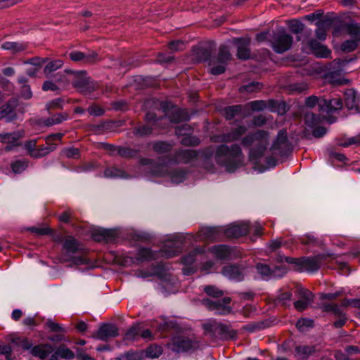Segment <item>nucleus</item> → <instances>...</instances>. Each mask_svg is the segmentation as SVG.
Returning <instances> with one entry per match:
<instances>
[{"mask_svg": "<svg viewBox=\"0 0 360 360\" xmlns=\"http://www.w3.org/2000/svg\"><path fill=\"white\" fill-rule=\"evenodd\" d=\"M231 299L229 297H225L221 300L213 301L211 299L205 298L201 300V303L207 309L216 311L218 314L226 315L231 313L232 308L229 306Z\"/></svg>", "mask_w": 360, "mask_h": 360, "instance_id": "9b49d317", "label": "nucleus"}, {"mask_svg": "<svg viewBox=\"0 0 360 360\" xmlns=\"http://www.w3.org/2000/svg\"><path fill=\"white\" fill-rule=\"evenodd\" d=\"M139 162L142 165H150L152 167L151 172L153 175H162V170L165 167L163 165H156L154 160L150 158H141Z\"/></svg>", "mask_w": 360, "mask_h": 360, "instance_id": "72a5a7b5", "label": "nucleus"}, {"mask_svg": "<svg viewBox=\"0 0 360 360\" xmlns=\"http://www.w3.org/2000/svg\"><path fill=\"white\" fill-rule=\"evenodd\" d=\"M245 108L246 107L245 105L240 104L227 106L224 109V117L227 120H231L239 115H242L243 117H245V115L243 114V112Z\"/></svg>", "mask_w": 360, "mask_h": 360, "instance_id": "cd10ccee", "label": "nucleus"}, {"mask_svg": "<svg viewBox=\"0 0 360 360\" xmlns=\"http://www.w3.org/2000/svg\"><path fill=\"white\" fill-rule=\"evenodd\" d=\"M213 252L221 259L228 258L231 255L230 249L226 245H216L213 247Z\"/></svg>", "mask_w": 360, "mask_h": 360, "instance_id": "a19ab883", "label": "nucleus"}, {"mask_svg": "<svg viewBox=\"0 0 360 360\" xmlns=\"http://www.w3.org/2000/svg\"><path fill=\"white\" fill-rule=\"evenodd\" d=\"M172 146L166 141H158L153 143V149L158 153H165L171 150Z\"/></svg>", "mask_w": 360, "mask_h": 360, "instance_id": "8fccbe9b", "label": "nucleus"}, {"mask_svg": "<svg viewBox=\"0 0 360 360\" xmlns=\"http://www.w3.org/2000/svg\"><path fill=\"white\" fill-rule=\"evenodd\" d=\"M296 293L298 295L300 300H304L311 301V302H313V300H314V295L308 289H306L302 287H297L296 289Z\"/></svg>", "mask_w": 360, "mask_h": 360, "instance_id": "13d9d810", "label": "nucleus"}, {"mask_svg": "<svg viewBox=\"0 0 360 360\" xmlns=\"http://www.w3.org/2000/svg\"><path fill=\"white\" fill-rule=\"evenodd\" d=\"M182 136L181 143L186 146H198L200 142V139L196 136H189V134Z\"/></svg>", "mask_w": 360, "mask_h": 360, "instance_id": "e2e57ef3", "label": "nucleus"}, {"mask_svg": "<svg viewBox=\"0 0 360 360\" xmlns=\"http://www.w3.org/2000/svg\"><path fill=\"white\" fill-rule=\"evenodd\" d=\"M333 255L319 254L312 257H301L298 271H301L304 269L309 272H314L319 269L322 262L328 257H333Z\"/></svg>", "mask_w": 360, "mask_h": 360, "instance_id": "f8f14e48", "label": "nucleus"}, {"mask_svg": "<svg viewBox=\"0 0 360 360\" xmlns=\"http://www.w3.org/2000/svg\"><path fill=\"white\" fill-rule=\"evenodd\" d=\"M247 131V127L244 125H240L236 128L232 129L229 132L223 134L220 136V141L222 143H231L239 140Z\"/></svg>", "mask_w": 360, "mask_h": 360, "instance_id": "5701e85b", "label": "nucleus"}, {"mask_svg": "<svg viewBox=\"0 0 360 360\" xmlns=\"http://www.w3.org/2000/svg\"><path fill=\"white\" fill-rule=\"evenodd\" d=\"M222 274L230 279L242 281L244 275L243 270L236 264L226 265L222 269Z\"/></svg>", "mask_w": 360, "mask_h": 360, "instance_id": "393cba45", "label": "nucleus"}, {"mask_svg": "<svg viewBox=\"0 0 360 360\" xmlns=\"http://www.w3.org/2000/svg\"><path fill=\"white\" fill-rule=\"evenodd\" d=\"M29 231L37 236H47L53 233V230L49 227L38 228L32 226L29 228Z\"/></svg>", "mask_w": 360, "mask_h": 360, "instance_id": "774afa93", "label": "nucleus"}, {"mask_svg": "<svg viewBox=\"0 0 360 360\" xmlns=\"http://www.w3.org/2000/svg\"><path fill=\"white\" fill-rule=\"evenodd\" d=\"M146 356L149 358H158L162 353V348L158 345H150L145 351Z\"/></svg>", "mask_w": 360, "mask_h": 360, "instance_id": "5fc2aeb1", "label": "nucleus"}, {"mask_svg": "<svg viewBox=\"0 0 360 360\" xmlns=\"http://www.w3.org/2000/svg\"><path fill=\"white\" fill-rule=\"evenodd\" d=\"M202 328L212 337L223 340H235L238 335L237 330L231 329L230 326L216 321L204 323Z\"/></svg>", "mask_w": 360, "mask_h": 360, "instance_id": "423d86ee", "label": "nucleus"}, {"mask_svg": "<svg viewBox=\"0 0 360 360\" xmlns=\"http://www.w3.org/2000/svg\"><path fill=\"white\" fill-rule=\"evenodd\" d=\"M158 105L159 108L162 110L171 122L179 123L190 120V115L186 109H181L167 101H160Z\"/></svg>", "mask_w": 360, "mask_h": 360, "instance_id": "0eeeda50", "label": "nucleus"}, {"mask_svg": "<svg viewBox=\"0 0 360 360\" xmlns=\"http://www.w3.org/2000/svg\"><path fill=\"white\" fill-rule=\"evenodd\" d=\"M19 105L18 99L14 97L0 107V118H5L7 122L15 120L17 117L15 109Z\"/></svg>", "mask_w": 360, "mask_h": 360, "instance_id": "4468645a", "label": "nucleus"}, {"mask_svg": "<svg viewBox=\"0 0 360 360\" xmlns=\"http://www.w3.org/2000/svg\"><path fill=\"white\" fill-rule=\"evenodd\" d=\"M65 72L72 75V86L83 94H90L98 87L95 81L87 77V72L84 70L74 71L67 69Z\"/></svg>", "mask_w": 360, "mask_h": 360, "instance_id": "20e7f679", "label": "nucleus"}, {"mask_svg": "<svg viewBox=\"0 0 360 360\" xmlns=\"http://www.w3.org/2000/svg\"><path fill=\"white\" fill-rule=\"evenodd\" d=\"M168 346L173 352L179 353L193 351L199 347V343L189 337L178 335L172 339Z\"/></svg>", "mask_w": 360, "mask_h": 360, "instance_id": "1a4fd4ad", "label": "nucleus"}, {"mask_svg": "<svg viewBox=\"0 0 360 360\" xmlns=\"http://www.w3.org/2000/svg\"><path fill=\"white\" fill-rule=\"evenodd\" d=\"M219 165L225 167L226 171L233 173L238 168L243 166L244 155L242 149L238 144H232L229 146L226 144L218 146L216 148L210 146L202 150V158L204 161L205 168L213 172L214 165L208 164V161L214 156Z\"/></svg>", "mask_w": 360, "mask_h": 360, "instance_id": "f257e3e1", "label": "nucleus"}, {"mask_svg": "<svg viewBox=\"0 0 360 360\" xmlns=\"http://www.w3.org/2000/svg\"><path fill=\"white\" fill-rule=\"evenodd\" d=\"M63 247L65 250L67 255L69 257L70 255L77 253L82 254L84 252V249L78 240L72 236H68L65 237L63 241Z\"/></svg>", "mask_w": 360, "mask_h": 360, "instance_id": "4be33fe9", "label": "nucleus"}, {"mask_svg": "<svg viewBox=\"0 0 360 360\" xmlns=\"http://www.w3.org/2000/svg\"><path fill=\"white\" fill-rule=\"evenodd\" d=\"M342 28L351 36L352 39L360 41V23H345L342 25Z\"/></svg>", "mask_w": 360, "mask_h": 360, "instance_id": "c756f323", "label": "nucleus"}, {"mask_svg": "<svg viewBox=\"0 0 360 360\" xmlns=\"http://www.w3.org/2000/svg\"><path fill=\"white\" fill-rule=\"evenodd\" d=\"M13 172L15 174H20L25 171L28 167V161L27 160H16L11 165Z\"/></svg>", "mask_w": 360, "mask_h": 360, "instance_id": "052dcab7", "label": "nucleus"}, {"mask_svg": "<svg viewBox=\"0 0 360 360\" xmlns=\"http://www.w3.org/2000/svg\"><path fill=\"white\" fill-rule=\"evenodd\" d=\"M269 133L264 130H257L250 133L241 140V144L245 148H249L253 144L255 146L250 148L249 158L252 160H257L264 155L268 146Z\"/></svg>", "mask_w": 360, "mask_h": 360, "instance_id": "7ed1b4c3", "label": "nucleus"}, {"mask_svg": "<svg viewBox=\"0 0 360 360\" xmlns=\"http://www.w3.org/2000/svg\"><path fill=\"white\" fill-rule=\"evenodd\" d=\"M68 114L67 112L58 113L53 115L51 117L47 118L44 121V124L47 127H50L54 124L61 123L63 121L67 120Z\"/></svg>", "mask_w": 360, "mask_h": 360, "instance_id": "e433bc0d", "label": "nucleus"}, {"mask_svg": "<svg viewBox=\"0 0 360 360\" xmlns=\"http://www.w3.org/2000/svg\"><path fill=\"white\" fill-rule=\"evenodd\" d=\"M63 61L61 60H55L49 62L45 66L44 69V73L45 74L46 77H50V74L63 66Z\"/></svg>", "mask_w": 360, "mask_h": 360, "instance_id": "37998d69", "label": "nucleus"}, {"mask_svg": "<svg viewBox=\"0 0 360 360\" xmlns=\"http://www.w3.org/2000/svg\"><path fill=\"white\" fill-rule=\"evenodd\" d=\"M290 31L294 34H300L304 30V24L297 20H292L288 22Z\"/></svg>", "mask_w": 360, "mask_h": 360, "instance_id": "69168bd1", "label": "nucleus"}, {"mask_svg": "<svg viewBox=\"0 0 360 360\" xmlns=\"http://www.w3.org/2000/svg\"><path fill=\"white\" fill-rule=\"evenodd\" d=\"M187 171L183 169H175L171 172L170 177L173 183L179 184L186 177Z\"/></svg>", "mask_w": 360, "mask_h": 360, "instance_id": "a18cd8bd", "label": "nucleus"}, {"mask_svg": "<svg viewBox=\"0 0 360 360\" xmlns=\"http://www.w3.org/2000/svg\"><path fill=\"white\" fill-rule=\"evenodd\" d=\"M110 124L107 122H102L98 124H92L89 127V130L96 134L103 133L105 131L110 129Z\"/></svg>", "mask_w": 360, "mask_h": 360, "instance_id": "338daca9", "label": "nucleus"}, {"mask_svg": "<svg viewBox=\"0 0 360 360\" xmlns=\"http://www.w3.org/2000/svg\"><path fill=\"white\" fill-rule=\"evenodd\" d=\"M257 270L258 273L262 276V277H268L272 274H275V269L271 270L270 267L262 263H258L256 265Z\"/></svg>", "mask_w": 360, "mask_h": 360, "instance_id": "680f3d73", "label": "nucleus"}, {"mask_svg": "<svg viewBox=\"0 0 360 360\" xmlns=\"http://www.w3.org/2000/svg\"><path fill=\"white\" fill-rule=\"evenodd\" d=\"M305 124L309 127H314L320 124L322 121V117L314 112L307 111L304 116Z\"/></svg>", "mask_w": 360, "mask_h": 360, "instance_id": "c9c22d12", "label": "nucleus"}, {"mask_svg": "<svg viewBox=\"0 0 360 360\" xmlns=\"http://www.w3.org/2000/svg\"><path fill=\"white\" fill-rule=\"evenodd\" d=\"M155 257L150 248H141L139 249L136 259L137 261H150L155 259Z\"/></svg>", "mask_w": 360, "mask_h": 360, "instance_id": "f704fd0d", "label": "nucleus"}, {"mask_svg": "<svg viewBox=\"0 0 360 360\" xmlns=\"http://www.w3.org/2000/svg\"><path fill=\"white\" fill-rule=\"evenodd\" d=\"M251 39L249 37L234 38L233 43L237 46V57L240 60H248L250 57Z\"/></svg>", "mask_w": 360, "mask_h": 360, "instance_id": "f3484780", "label": "nucleus"}, {"mask_svg": "<svg viewBox=\"0 0 360 360\" xmlns=\"http://www.w3.org/2000/svg\"><path fill=\"white\" fill-rule=\"evenodd\" d=\"M335 141L338 146L344 148L349 147L352 145L359 146H360V135H356L352 137H347V136L344 134L336 138Z\"/></svg>", "mask_w": 360, "mask_h": 360, "instance_id": "c85d7f7f", "label": "nucleus"}, {"mask_svg": "<svg viewBox=\"0 0 360 360\" xmlns=\"http://www.w3.org/2000/svg\"><path fill=\"white\" fill-rule=\"evenodd\" d=\"M53 350L54 349L51 345L43 344L32 347L30 353L34 356H37L41 359H46Z\"/></svg>", "mask_w": 360, "mask_h": 360, "instance_id": "a878e982", "label": "nucleus"}, {"mask_svg": "<svg viewBox=\"0 0 360 360\" xmlns=\"http://www.w3.org/2000/svg\"><path fill=\"white\" fill-rule=\"evenodd\" d=\"M45 326L48 328L51 332L53 333H65L66 330L60 324L53 321L51 319H48L45 323Z\"/></svg>", "mask_w": 360, "mask_h": 360, "instance_id": "0e129e2a", "label": "nucleus"}, {"mask_svg": "<svg viewBox=\"0 0 360 360\" xmlns=\"http://www.w3.org/2000/svg\"><path fill=\"white\" fill-rule=\"evenodd\" d=\"M153 128L148 124H143L136 127H134L133 129V134L135 136H144L149 135L152 133Z\"/></svg>", "mask_w": 360, "mask_h": 360, "instance_id": "4d7b16f0", "label": "nucleus"}, {"mask_svg": "<svg viewBox=\"0 0 360 360\" xmlns=\"http://www.w3.org/2000/svg\"><path fill=\"white\" fill-rule=\"evenodd\" d=\"M319 308L324 312L332 313L336 317L343 316L345 314L341 307L336 303H323L320 305Z\"/></svg>", "mask_w": 360, "mask_h": 360, "instance_id": "7c9ffc66", "label": "nucleus"}, {"mask_svg": "<svg viewBox=\"0 0 360 360\" xmlns=\"http://www.w3.org/2000/svg\"><path fill=\"white\" fill-rule=\"evenodd\" d=\"M204 291L207 295L214 298H220L224 295V291L214 285H206Z\"/></svg>", "mask_w": 360, "mask_h": 360, "instance_id": "6e6d98bb", "label": "nucleus"}, {"mask_svg": "<svg viewBox=\"0 0 360 360\" xmlns=\"http://www.w3.org/2000/svg\"><path fill=\"white\" fill-rule=\"evenodd\" d=\"M268 326L266 321H262L258 322H252L249 324L244 326L243 329L250 333H253L261 329H264Z\"/></svg>", "mask_w": 360, "mask_h": 360, "instance_id": "de8ad7c7", "label": "nucleus"}, {"mask_svg": "<svg viewBox=\"0 0 360 360\" xmlns=\"http://www.w3.org/2000/svg\"><path fill=\"white\" fill-rule=\"evenodd\" d=\"M223 229L221 227H203L198 233V238L200 240L215 242L221 240Z\"/></svg>", "mask_w": 360, "mask_h": 360, "instance_id": "2eb2a0df", "label": "nucleus"}, {"mask_svg": "<svg viewBox=\"0 0 360 360\" xmlns=\"http://www.w3.org/2000/svg\"><path fill=\"white\" fill-rule=\"evenodd\" d=\"M309 46L312 53L319 58H328L330 54V51L326 46L320 44L316 39H311L309 41Z\"/></svg>", "mask_w": 360, "mask_h": 360, "instance_id": "bb28decb", "label": "nucleus"}, {"mask_svg": "<svg viewBox=\"0 0 360 360\" xmlns=\"http://www.w3.org/2000/svg\"><path fill=\"white\" fill-rule=\"evenodd\" d=\"M23 131H13L11 133L0 134V142L7 143L5 147L6 151H11L14 147L19 146V141L23 137Z\"/></svg>", "mask_w": 360, "mask_h": 360, "instance_id": "dca6fc26", "label": "nucleus"}, {"mask_svg": "<svg viewBox=\"0 0 360 360\" xmlns=\"http://www.w3.org/2000/svg\"><path fill=\"white\" fill-rule=\"evenodd\" d=\"M292 297V293L291 292H285L275 297L273 302L274 304H281L286 307L289 306L287 302L291 300Z\"/></svg>", "mask_w": 360, "mask_h": 360, "instance_id": "49530a36", "label": "nucleus"}, {"mask_svg": "<svg viewBox=\"0 0 360 360\" xmlns=\"http://www.w3.org/2000/svg\"><path fill=\"white\" fill-rule=\"evenodd\" d=\"M295 350L302 360L307 359L308 356L315 351L314 347L307 345L297 346L296 347Z\"/></svg>", "mask_w": 360, "mask_h": 360, "instance_id": "c03bdc74", "label": "nucleus"}, {"mask_svg": "<svg viewBox=\"0 0 360 360\" xmlns=\"http://www.w3.org/2000/svg\"><path fill=\"white\" fill-rule=\"evenodd\" d=\"M116 236L117 233L112 229L96 230L92 233V238L96 242H111Z\"/></svg>", "mask_w": 360, "mask_h": 360, "instance_id": "b1692460", "label": "nucleus"}, {"mask_svg": "<svg viewBox=\"0 0 360 360\" xmlns=\"http://www.w3.org/2000/svg\"><path fill=\"white\" fill-rule=\"evenodd\" d=\"M56 149V145H52L50 146L48 145L45 146H39L37 147L36 153L34 154H32V157L34 158H40L44 157L49 154L51 152L55 150Z\"/></svg>", "mask_w": 360, "mask_h": 360, "instance_id": "4c0bfd02", "label": "nucleus"}, {"mask_svg": "<svg viewBox=\"0 0 360 360\" xmlns=\"http://www.w3.org/2000/svg\"><path fill=\"white\" fill-rule=\"evenodd\" d=\"M317 29L316 30V37L321 41L326 38V29L331 25L330 20H324L317 22Z\"/></svg>", "mask_w": 360, "mask_h": 360, "instance_id": "473e14b6", "label": "nucleus"}, {"mask_svg": "<svg viewBox=\"0 0 360 360\" xmlns=\"http://www.w3.org/2000/svg\"><path fill=\"white\" fill-rule=\"evenodd\" d=\"M141 324L138 323L132 326L125 333V338L128 340H134L140 335Z\"/></svg>", "mask_w": 360, "mask_h": 360, "instance_id": "3c124183", "label": "nucleus"}, {"mask_svg": "<svg viewBox=\"0 0 360 360\" xmlns=\"http://www.w3.org/2000/svg\"><path fill=\"white\" fill-rule=\"evenodd\" d=\"M360 41L354 39L346 40L341 44V50L344 52L349 53L354 51Z\"/></svg>", "mask_w": 360, "mask_h": 360, "instance_id": "603ef678", "label": "nucleus"}, {"mask_svg": "<svg viewBox=\"0 0 360 360\" xmlns=\"http://www.w3.org/2000/svg\"><path fill=\"white\" fill-rule=\"evenodd\" d=\"M343 103L341 98L326 99L323 98L319 103V110L323 112L330 113L342 109Z\"/></svg>", "mask_w": 360, "mask_h": 360, "instance_id": "aec40b11", "label": "nucleus"}, {"mask_svg": "<svg viewBox=\"0 0 360 360\" xmlns=\"http://www.w3.org/2000/svg\"><path fill=\"white\" fill-rule=\"evenodd\" d=\"M101 58L99 57L98 53L94 51H89L84 53V64H95L100 61Z\"/></svg>", "mask_w": 360, "mask_h": 360, "instance_id": "864d4df0", "label": "nucleus"}, {"mask_svg": "<svg viewBox=\"0 0 360 360\" xmlns=\"http://www.w3.org/2000/svg\"><path fill=\"white\" fill-rule=\"evenodd\" d=\"M11 341L16 347H21L23 350L32 349V343L27 338L17 337L13 338Z\"/></svg>", "mask_w": 360, "mask_h": 360, "instance_id": "ea45409f", "label": "nucleus"}, {"mask_svg": "<svg viewBox=\"0 0 360 360\" xmlns=\"http://www.w3.org/2000/svg\"><path fill=\"white\" fill-rule=\"evenodd\" d=\"M345 105L353 114L360 113V94L354 89H347L344 93Z\"/></svg>", "mask_w": 360, "mask_h": 360, "instance_id": "ddd939ff", "label": "nucleus"}, {"mask_svg": "<svg viewBox=\"0 0 360 360\" xmlns=\"http://www.w3.org/2000/svg\"><path fill=\"white\" fill-rule=\"evenodd\" d=\"M214 51L212 44L207 46H199L193 49V55L198 62H207L212 66L210 72L213 75H219L225 72L226 65L233 60L229 46L221 44L218 49L217 55L212 56Z\"/></svg>", "mask_w": 360, "mask_h": 360, "instance_id": "f03ea898", "label": "nucleus"}, {"mask_svg": "<svg viewBox=\"0 0 360 360\" xmlns=\"http://www.w3.org/2000/svg\"><path fill=\"white\" fill-rule=\"evenodd\" d=\"M352 59H335L326 66L328 72L325 74V79L333 85H344L349 83V80L343 78L341 73L343 68Z\"/></svg>", "mask_w": 360, "mask_h": 360, "instance_id": "39448f33", "label": "nucleus"}, {"mask_svg": "<svg viewBox=\"0 0 360 360\" xmlns=\"http://www.w3.org/2000/svg\"><path fill=\"white\" fill-rule=\"evenodd\" d=\"M118 328L111 323L102 324L96 333L93 335L94 338L101 340L106 341L109 338L117 337L119 335Z\"/></svg>", "mask_w": 360, "mask_h": 360, "instance_id": "6ab92c4d", "label": "nucleus"}, {"mask_svg": "<svg viewBox=\"0 0 360 360\" xmlns=\"http://www.w3.org/2000/svg\"><path fill=\"white\" fill-rule=\"evenodd\" d=\"M139 153L137 149L131 148L129 147L118 146L117 154L125 158H131L136 157Z\"/></svg>", "mask_w": 360, "mask_h": 360, "instance_id": "79ce46f5", "label": "nucleus"}, {"mask_svg": "<svg viewBox=\"0 0 360 360\" xmlns=\"http://www.w3.org/2000/svg\"><path fill=\"white\" fill-rule=\"evenodd\" d=\"M104 175L106 177H122L126 178L127 176L125 172L116 167H108L105 169Z\"/></svg>", "mask_w": 360, "mask_h": 360, "instance_id": "09e8293b", "label": "nucleus"}, {"mask_svg": "<svg viewBox=\"0 0 360 360\" xmlns=\"http://www.w3.org/2000/svg\"><path fill=\"white\" fill-rule=\"evenodd\" d=\"M198 157V153L195 150H179L174 153L171 161L176 164H188Z\"/></svg>", "mask_w": 360, "mask_h": 360, "instance_id": "a211bd4d", "label": "nucleus"}, {"mask_svg": "<svg viewBox=\"0 0 360 360\" xmlns=\"http://www.w3.org/2000/svg\"><path fill=\"white\" fill-rule=\"evenodd\" d=\"M26 44L13 41H6L1 44V48L12 51L13 53H19L26 50Z\"/></svg>", "mask_w": 360, "mask_h": 360, "instance_id": "2f4dec72", "label": "nucleus"}, {"mask_svg": "<svg viewBox=\"0 0 360 360\" xmlns=\"http://www.w3.org/2000/svg\"><path fill=\"white\" fill-rule=\"evenodd\" d=\"M263 87V85L262 83L257 82H250L248 84L243 85L240 87L239 91L240 93H243L244 91L246 92H254L257 90L262 89Z\"/></svg>", "mask_w": 360, "mask_h": 360, "instance_id": "bf43d9fd", "label": "nucleus"}, {"mask_svg": "<svg viewBox=\"0 0 360 360\" xmlns=\"http://www.w3.org/2000/svg\"><path fill=\"white\" fill-rule=\"evenodd\" d=\"M292 150V145L288 141L285 130L278 131L277 138L271 147V151L276 156H286Z\"/></svg>", "mask_w": 360, "mask_h": 360, "instance_id": "9d476101", "label": "nucleus"}, {"mask_svg": "<svg viewBox=\"0 0 360 360\" xmlns=\"http://www.w3.org/2000/svg\"><path fill=\"white\" fill-rule=\"evenodd\" d=\"M249 230V225L243 223L241 224H233L227 227L223 230V233L228 238H238L248 234Z\"/></svg>", "mask_w": 360, "mask_h": 360, "instance_id": "412c9836", "label": "nucleus"}, {"mask_svg": "<svg viewBox=\"0 0 360 360\" xmlns=\"http://www.w3.org/2000/svg\"><path fill=\"white\" fill-rule=\"evenodd\" d=\"M56 350V354H58L60 359L71 360L75 356L74 352L64 344L60 345Z\"/></svg>", "mask_w": 360, "mask_h": 360, "instance_id": "58836bf2", "label": "nucleus"}, {"mask_svg": "<svg viewBox=\"0 0 360 360\" xmlns=\"http://www.w3.org/2000/svg\"><path fill=\"white\" fill-rule=\"evenodd\" d=\"M293 41L292 37L288 34L284 29L274 33L271 40V46L277 53H283L289 50Z\"/></svg>", "mask_w": 360, "mask_h": 360, "instance_id": "6e6552de", "label": "nucleus"}]
</instances>
